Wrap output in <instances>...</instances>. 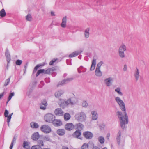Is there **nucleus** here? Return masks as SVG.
I'll use <instances>...</instances> for the list:
<instances>
[{
    "mask_svg": "<svg viewBox=\"0 0 149 149\" xmlns=\"http://www.w3.org/2000/svg\"><path fill=\"white\" fill-rule=\"evenodd\" d=\"M47 105V104L46 100H43L41 101V104L40 105V108L42 109L45 110Z\"/></svg>",
    "mask_w": 149,
    "mask_h": 149,
    "instance_id": "4468645a",
    "label": "nucleus"
},
{
    "mask_svg": "<svg viewBox=\"0 0 149 149\" xmlns=\"http://www.w3.org/2000/svg\"><path fill=\"white\" fill-rule=\"evenodd\" d=\"M65 128L67 130L70 131L74 129V125L72 123H68L65 125Z\"/></svg>",
    "mask_w": 149,
    "mask_h": 149,
    "instance_id": "f8f14e48",
    "label": "nucleus"
},
{
    "mask_svg": "<svg viewBox=\"0 0 149 149\" xmlns=\"http://www.w3.org/2000/svg\"><path fill=\"white\" fill-rule=\"evenodd\" d=\"M56 70V69L54 67L48 68L45 70L44 69H40L37 71L36 74V76L38 77L40 73H44L46 74H49V73Z\"/></svg>",
    "mask_w": 149,
    "mask_h": 149,
    "instance_id": "20e7f679",
    "label": "nucleus"
},
{
    "mask_svg": "<svg viewBox=\"0 0 149 149\" xmlns=\"http://www.w3.org/2000/svg\"><path fill=\"white\" fill-rule=\"evenodd\" d=\"M54 113L56 115L58 116H62L63 115V112L61 108L56 109Z\"/></svg>",
    "mask_w": 149,
    "mask_h": 149,
    "instance_id": "dca6fc26",
    "label": "nucleus"
},
{
    "mask_svg": "<svg viewBox=\"0 0 149 149\" xmlns=\"http://www.w3.org/2000/svg\"><path fill=\"white\" fill-rule=\"evenodd\" d=\"M115 100L119 106L125 103L119 97H116Z\"/></svg>",
    "mask_w": 149,
    "mask_h": 149,
    "instance_id": "bb28decb",
    "label": "nucleus"
},
{
    "mask_svg": "<svg viewBox=\"0 0 149 149\" xmlns=\"http://www.w3.org/2000/svg\"><path fill=\"white\" fill-rule=\"evenodd\" d=\"M13 114V113H12L11 114H10L8 116V118H7V123H9L10 122V120L12 118V114Z\"/></svg>",
    "mask_w": 149,
    "mask_h": 149,
    "instance_id": "49530a36",
    "label": "nucleus"
},
{
    "mask_svg": "<svg viewBox=\"0 0 149 149\" xmlns=\"http://www.w3.org/2000/svg\"><path fill=\"white\" fill-rule=\"evenodd\" d=\"M14 92H12L10 93L9 94V96L8 98V101H9L11 99L12 97L14 96Z\"/></svg>",
    "mask_w": 149,
    "mask_h": 149,
    "instance_id": "37998d69",
    "label": "nucleus"
},
{
    "mask_svg": "<svg viewBox=\"0 0 149 149\" xmlns=\"http://www.w3.org/2000/svg\"><path fill=\"white\" fill-rule=\"evenodd\" d=\"M95 73V75L98 77H101L102 76V72L100 70V69L96 68Z\"/></svg>",
    "mask_w": 149,
    "mask_h": 149,
    "instance_id": "c85d7f7f",
    "label": "nucleus"
},
{
    "mask_svg": "<svg viewBox=\"0 0 149 149\" xmlns=\"http://www.w3.org/2000/svg\"><path fill=\"white\" fill-rule=\"evenodd\" d=\"M16 141V138L15 137H14L13 139H12V142L11 143H13V144H14V142L15 141Z\"/></svg>",
    "mask_w": 149,
    "mask_h": 149,
    "instance_id": "13d9d810",
    "label": "nucleus"
},
{
    "mask_svg": "<svg viewBox=\"0 0 149 149\" xmlns=\"http://www.w3.org/2000/svg\"><path fill=\"white\" fill-rule=\"evenodd\" d=\"M93 149H100L98 147L95 146V147H94V146H93Z\"/></svg>",
    "mask_w": 149,
    "mask_h": 149,
    "instance_id": "e2e57ef3",
    "label": "nucleus"
},
{
    "mask_svg": "<svg viewBox=\"0 0 149 149\" xmlns=\"http://www.w3.org/2000/svg\"><path fill=\"white\" fill-rule=\"evenodd\" d=\"M23 147L26 149L30 148V146L29 145L28 143L26 141L24 142L23 145Z\"/></svg>",
    "mask_w": 149,
    "mask_h": 149,
    "instance_id": "72a5a7b5",
    "label": "nucleus"
},
{
    "mask_svg": "<svg viewBox=\"0 0 149 149\" xmlns=\"http://www.w3.org/2000/svg\"><path fill=\"white\" fill-rule=\"evenodd\" d=\"M83 135L85 138L88 139H91L93 137L92 133L89 131H87L84 132Z\"/></svg>",
    "mask_w": 149,
    "mask_h": 149,
    "instance_id": "6e6552de",
    "label": "nucleus"
},
{
    "mask_svg": "<svg viewBox=\"0 0 149 149\" xmlns=\"http://www.w3.org/2000/svg\"><path fill=\"white\" fill-rule=\"evenodd\" d=\"M67 74L66 73H64L63 74V77H66V76H67Z\"/></svg>",
    "mask_w": 149,
    "mask_h": 149,
    "instance_id": "774afa93",
    "label": "nucleus"
},
{
    "mask_svg": "<svg viewBox=\"0 0 149 149\" xmlns=\"http://www.w3.org/2000/svg\"><path fill=\"white\" fill-rule=\"evenodd\" d=\"M44 139L46 140V141H48L49 140L50 138L49 136H46L44 137Z\"/></svg>",
    "mask_w": 149,
    "mask_h": 149,
    "instance_id": "4d7b16f0",
    "label": "nucleus"
},
{
    "mask_svg": "<svg viewBox=\"0 0 149 149\" xmlns=\"http://www.w3.org/2000/svg\"><path fill=\"white\" fill-rule=\"evenodd\" d=\"M91 114L92 115V119L93 120H96L98 118V114L97 112L95 111H91Z\"/></svg>",
    "mask_w": 149,
    "mask_h": 149,
    "instance_id": "a211bd4d",
    "label": "nucleus"
},
{
    "mask_svg": "<svg viewBox=\"0 0 149 149\" xmlns=\"http://www.w3.org/2000/svg\"><path fill=\"white\" fill-rule=\"evenodd\" d=\"M134 76L136 81H137L139 78L140 75L139 69L137 68H136V70L134 74Z\"/></svg>",
    "mask_w": 149,
    "mask_h": 149,
    "instance_id": "393cba45",
    "label": "nucleus"
},
{
    "mask_svg": "<svg viewBox=\"0 0 149 149\" xmlns=\"http://www.w3.org/2000/svg\"><path fill=\"white\" fill-rule=\"evenodd\" d=\"M74 128L77 130L81 131L84 128V125L82 124L79 123L76 124L74 126Z\"/></svg>",
    "mask_w": 149,
    "mask_h": 149,
    "instance_id": "ddd939ff",
    "label": "nucleus"
},
{
    "mask_svg": "<svg viewBox=\"0 0 149 149\" xmlns=\"http://www.w3.org/2000/svg\"><path fill=\"white\" fill-rule=\"evenodd\" d=\"M73 79V78L72 77H71L70 78H67L66 79H65V81L66 82V84L68 83L71 81H72Z\"/></svg>",
    "mask_w": 149,
    "mask_h": 149,
    "instance_id": "79ce46f5",
    "label": "nucleus"
},
{
    "mask_svg": "<svg viewBox=\"0 0 149 149\" xmlns=\"http://www.w3.org/2000/svg\"><path fill=\"white\" fill-rule=\"evenodd\" d=\"M112 80L110 77L106 78L104 79V81L107 86H109L111 85V81Z\"/></svg>",
    "mask_w": 149,
    "mask_h": 149,
    "instance_id": "6ab92c4d",
    "label": "nucleus"
},
{
    "mask_svg": "<svg viewBox=\"0 0 149 149\" xmlns=\"http://www.w3.org/2000/svg\"><path fill=\"white\" fill-rule=\"evenodd\" d=\"M5 55L7 58V66H8V64L10 63V61L11 60L10 54L8 49H6V51L5 53Z\"/></svg>",
    "mask_w": 149,
    "mask_h": 149,
    "instance_id": "2eb2a0df",
    "label": "nucleus"
},
{
    "mask_svg": "<svg viewBox=\"0 0 149 149\" xmlns=\"http://www.w3.org/2000/svg\"><path fill=\"white\" fill-rule=\"evenodd\" d=\"M6 15V13L4 9H2L0 12V16L2 17H5Z\"/></svg>",
    "mask_w": 149,
    "mask_h": 149,
    "instance_id": "e433bc0d",
    "label": "nucleus"
},
{
    "mask_svg": "<svg viewBox=\"0 0 149 149\" xmlns=\"http://www.w3.org/2000/svg\"><path fill=\"white\" fill-rule=\"evenodd\" d=\"M88 105V104L86 101H84L82 103V106L83 107H86Z\"/></svg>",
    "mask_w": 149,
    "mask_h": 149,
    "instance_id": "3c124183",
    "label": "nucleus"
},
{
    "mask_svg": "<svg viewBox=\"0 0 149 149\" xmlns=\"http://www.w3.org/2000/svg\"><path fill=\"white\" fill-rule=\"evenodd\" d=\"M40 84H41L42 85V86H43L44 84V83L43 81H40Z\"/></svg>",
    "mask_w": 149,
    "mask_h": 149,
    "instance_id": "338daca9",
    "label": "nucleus"
},
{
    "mask_svg": "<svg viewBox=\"0 0 149 149\" xmlns=\"http://www.w3.org/2000/svg\"><path fill=\"white\" fill-rule=\"evenodd\" d=\"M31 149H42L41 147L38 145H35L32 146Z\"/></svg>",
    "mask_w": 149,
    "mask_h": 149,
    "instance_id": "ea45409f",
    "label": "nucleus"
},
{
    "mask_svg": "<svg viewBox=\"0 0 149 149\" xmlns=\"http://www.w3.org/2000/svg\"><path fill=\"white\" fill-rule=\"evenodd\" d=\"M127 65H124L123 68V70L124 71H126L127 70Z\"/></svg>",
    "mask_w": 149,
    "mask_h": 149,
    "instance_id": "6e6d98bb",
    "label": "nucleus"
},
{
    "mask_svg": "<svg viewBox=\"0 0 149 149\" xmlns=\"http://www.w3.org/2000/svg\"><path fill=\"white\" fill-rule=\"evenodd\" d=\"M72 99L73 98H72L71 99L70 98L66 101H63V102L60 104V106L61 107L64 108L65 107L67 106L68 104H74L75 103V102L72 101Z\"/></svg>",
    "mask_w": 149,
    "mask_h": 149,
    "instance_id": "0eeeda50",
    "label": "nucleus"
},
{
    "mask_svg": "<svg viewBox=\"0 0 149 149\" xmlns=\"http://www.w3.org/2000/svg\"><path fill=\"white\" fill-rule=\"evenodd\" d=\"M110 136V134H107V138L108 139H109Z\"/></svg>",
    "mask_w": 149,
    "mask_h": 149,
    "instance_id": "69168bd1",
    "label": "nucleus"
},
{
    "mask_svg": "<svg viewBox=\"0 0 149 149\" xmlns=\"http://www.w3.org/2000/svg\"><path fill=\"white\" fill-rule=\"evenodd\" d=\"M126 50V47L124 44H122L119 47L118 49V55L121 58H123L125 57L124 52Z\"/></svg>",
    "mask_w": 149,
    "mask_h": 149,
    "instance_id": "7ed1b4c3",
    "label": "nucleus"
},
{
    "mask_svg": "<svg viewBox=\"0 0 149 149\" xmlns=\"http://www.w3.org/2000/svg\"><path fill=\"white\" fill-rule=\"evenodd\" d=\"M64 120H69L70 118V115L68 113H65L64 116Z\"/></svg>",
    "mask_w": 149,
    "mask_h": 149,
    "instance_id": "473e14b6",
    "label": "nucleus"
},
{
    "mask_svg": "<svg viewBox=\"0 0 149 149\" xmlns=\"http://www.w3.org/2000/svg\"><path fill=\"white\" fill-rule=\"evenodd\" d=\"M9 112L8 111L6 110V109L5 110V112H4V116L6 117H7L8 118V114H9Z\"/></svg>",
    "mask_w": 149,
    "mask_h": 149,
    "instance_id": "8fccbe9b",
    "label": "nucleus"
},
{
    "mask_svg": "<svg viewBox=\"0 0 149 149\" xmlns=\"http://www.w3.org/2000/svg\"><path fill=\"white\" fill-rule=\"evenodd\" d=\"M45 80V82L47 83H49L50 81V79L49 78H46Z\"/></svg>",
    "mask_w": 149,
    "mask_h": 149,
    "instance_id": "864d4df0",
    "label": "nucleus"
},
{
    "mask_svg": "<svg viewBox=\"0 0 149 149\" xmlns=\"http://www.w3.org/2000/svg\"><path fill=\"white\" fill-rule=\"evenodd\" d=\"M22 63V61L20 60H17L16 61V64L18 65H20Z\"/></svg>",
    "mask_w": 149,
    "mask_h": 149,
    "instance_id": "09e8293b",
    "label": "nucleus"
},
{
    "mask_svg": "<svg viewBox=\"0 0 149 149\" xmlns=\"http://www.w3.org/2000/svg\"><path fill=\"white\" fill-rule=\"evenodd\" d=\"M31 127L32 128H37L39 127L38 124L36 122H32L30 123Z\"/></svg>",
    "mask_w": 149,
    "mask_h": 149,
    "instance_id": "cd10ccee",
    "label": "nucleus"
},
{
    "mask_svg": "<svg viewBox=\"0 0 149 149\" xmlns=\"http://www.w3.org/2000/svg\"><path fill=\"white\" fill-rule=\"evenodd\" d=\"M52 123L55 127H59L62 125V123L60 120L56 119L55 118L53 120Z\"/></svg>",
    "mask_w": 149,
    "mask_h": 149,
    "instance_id": "1a4fd4ad",
    "label": "nucleus"
},
{
    "mask_svg": "<svg viewBox=\"0 0 149 149\" xmlns=\"http://www.w3.org/2000/svg\"><path fill=\"white\" fill-rule=\"evenodd\" d=\"M81 134V131L76 130L72 134V136L77 138L80 139L79 137Z\"/></svg>",
    "mask_w": 149,
    "mask_h": 149,
    "instance_id": "412c9836",
    "label": "nucleus"
},
{
    "mask_svg": "<svg viewBox=\"0 0 149 149\" xmlns=\"http://www.w3.org/2000/svg\"><path fill=\"white\" fill-rule=\"evenodd\" d=\"M38 145H38V146H40V147H41V146H44V143L43 141L42 140H41L40 139L38 140L37 141Z\"/></svg>",
    "mask_w": 149,
    "mask_h": 149,
    "instance_id": "f704fd0d",
    "label": "nucleus"
},
{
    "mask_svg": "<svg viewBox=\"0 0 149 149\" xmlns=\"http://www.w3.org/2000/svg\"><path fill=\"white\" fill-rule=\"evenodd\" d=\"M94 146V144L92 142H89L88 143H84L81 147V149H89L90 147H92Z\"/></svg>",
    "mask_w": 149,
    "mask_h": 149,
    "instance_id": "9d476101",
    "label": "nucleus"
},
{
    "mask_svg": "<svg viewBox=\"0 0 149 149\" xmlns=\"http://www.w3.org/2000/svg\"><path fill=\"white\" fill-rule=\"evenodd\" d=\"M55 117L54 115L51 113H48L45 115L44 119L47 122L52 123Z\"/></svg>",
    "mask_w": 149,
    "mask_h": 149,
    "instance_id": "423d86ee",
    "label": "nucleus"
},
{
    "mask_svg": "<svg viewBox=\"0 0 149 149\" xmlns=\"http://www.w3.org/2000/svg\"><path fill=\"white\" fill-rule=\"evenodd\" d=\"M77 70L78 72L79 73H81V72H84L86 70V68H84L81 66L79 68H78Z\"/></svg>",
    "mask_w": 149,
    "mask_h": 149,
    "instance_id": "c756f323",
    "label": "nucleus"
},
{
    "mask_svg": "<svg viewBox=\"0 0 149 149\" xmlns=\"http://www.w3.org/2000/svg\"><path fill=\"white\" fill-rule=\"evenodd\" d=\"M115 91L118 93V94L120 96H122L123 94L120 91V88L119 87H117L115 89Z\"/></svg>",
    "mask_w": 149,
    "mask_h": 149,
    "instance_id": "2f4dec72",
    "label": "nucleus"
},
{
    "mask_svg": "<svg viewBox=\"0 0 149 149\" xmlns=\"http://www.w3.org/2000/svg\"><path fill=\"white\" fill-rule=\"evenodd\" d=\"M54 70L52 72L50 73V74H52V75L53 77L55 76L56 75V73L55 72H54Z\"/></svg>",
    "mask_w": 149,
    "mask_h": 149,
    "instance_id": "5fc2aeb1",
    "label": "nucleus"
},
{
    "mask_svg": "<svg viewBox=\"0 0 149 149\" xmlns=\"http://www.w3.org/2000/svg\"><path fill=\"white\" fill-rule=\"evenodd\" d=\"M98 140L100 143L102 144H103L104 142V139L103 136H100L98 138Z\"/></svg>",
    "mask_w": 149,
    "mask_h": 149,
    "instance_id": "c9c22d12",
    "label": "nucleus"
},
{
    "mask_svg": "<svg viewBox=\"0 0 149 149\" xmlns=\"http://www.w3.org/2000/svg\"><path fill=\"white\" fill-rule=\"evenodd\" d=\"M64 93V91L62 90H60L55 92V96L56 97H59Z\"/></svg>",
    "mask_w": 149,
    "mask_h": 149,
    "instance_id": "a878e982",
    "label": "nucleus"
},
{
    "mask_svg": "<svg viewBox=\"0 0 149 149\" xmlns=\"http://www.w3.org/2000/svg\"><path fill=\"white\" fill-rule=\"evenodd\" d=\"M40 137L39 134L38 132L34 133L31 136V139L34 141H37Z\"/></svg>",
    "mask_w": 149,
    "mask_h": 149,
    "instance_id": "f3484780",
    "label": "nucleus"
},
{
    "mask_svg": "<svg viewBox=\"0 0 149 149\" xmlns=\"http://www.w3.org/2000/svg\"><path fill=\"white\" fill-rule=\"evenodd\" d=\"M51 15L52 16H54L55 15L53 11H52L51 13Z\"/></svg>",
    "mask_w": 149,
    "mask_h": 149,
    "instance_id": "0e129e2a",
    "label": "nucleus"
},
{
    "mask_svg": "<svg viewBox=\"0 0 149 149\" xmlns=\"http://www.w3.org/2000/svg\"><path fill=\"white\" fill-rule=\"evenodd\" d=\"M89 29L87 28L84 32V35L85 38H88L89 36Z\"/></svg>",
    "mask_w": 149,
    "mask_h": 149,
    "instance_id": "7c9ffc66",
    "label": "nucleus"
},
{
    "mask_svg": "<svg viewBox=\"0 0 149 149\" xmlns=\"http://www.w3.org/2000/svg\"><path fill=\"white\" fill-rule=\"evenodd\" d=\"M40 130L42 132L45 134L49 133L52 131L50 127L47 125H42L40 127Z\"/></svg>",
    "mask_w": 149,
    "mask_h": 149,
    "instance_id": "39448f33",
    "label": "nucleus"
},
{
    "mask_svg": "<svg viewBox=\"0 0 149 149\" xmlns=\"http://www.w3.org/2000/svg\"><path fill=\"white\" fill-rule=\"evenodd\" d=\"M75 118L79 122H82L85 121L86 119V116L84 112L79 113L75 115Z\"/></svg>",
    "mask_w": 149,
    "mask_h": 149,
    "instance_id": "f03ea898",
    "label": "nucleus"
},
{
    "mask_svg": "<svg viewBox=\"0 0 149 149\" xmlns=\"http://www.w3.org/2000/svg\"><path fill=\"white\" fill-rule=\"evenodd\" d=\"M32 17L30 14H28L26 16V19L27 21H31L32 20Z\"/></svg>",
    "mask_w": 149,
    "mask_h": 149,
    "instance_id": "4c0bfd02",
    "label": "nucleus"
},
{
    "mask_svg": "<svg viewBox=\"0 0 149 149\" xmlns=\"http://www.w3.org/2000/svg\"><path fill=\"white\" fill-rule=\"evenodd\" d=\"M119 107L122 111L123 112L124 115H123L122 112L120 111H118L116 113V115L118 116L119 119L120 126L123 130L126 128L125 125L128 124V116L126 111L125 104L119 105Z\"/></svg>",
    "mask_w": 149,
    "mask_h": 149,
    "instance_id": "f257e3e1",
    "label": "nucleus"
},
{
    "mask_svg": "<svg viewBox=\"0 0 149 149\" xmlns=\"http://www.w3.org/2000/svg\"><path fill=\"white\" fill-rule=\"evenodd\" d=\"M44 65V64H43V65H42V64H38L37 65H36L35 67V68H34V69L35 70H38V68H39L40 67H41V66H43Z\"/></svg>",
    "mask_w": 149,
    "mask_h": 149,
    "instance_id": "de8ad7c7",
    "label": "nucleus"
},
{
    "mask_svg": "<svg viewBox=\"0 0 149 149\" xmlns=\"http://www.w3.org/2000/svg\"><path fill=\"white\" fill-rule=\"evenodd\" d=\"M67 17L65 16L63 17L62 20V22L61 24V27L64 28L66 26Z\"/></svg>",
    "mask_w": 149,
    "mask_h": 149,
    "instance_id": "5701e85b",
    "label": "nucleus"
},
{
    "mask_svg": "<svg viewBox=\"0 0 149 149\" xmlns=\"http://www.w3.org/2000/svg\"><path fill=\"white\" fill-rule=\"evenodd\" d=\"M10 77L8 78V79H7L5 81L4 84V86H6L7 85H8L9 84L10 82Z\"/></svg>",
    "mask_w": 149,
    "mask_h": 149,
    "instance_id": "a19ab883",
    "label": "nucleus"
},
{
    "mask_svg": "<svg viewBox=\"0 0 149 149\" xmlns=\"http://www.w3.org/2000/svg\"><path fill=\"white\" fill-rule=\"evenodd\" d=\"M4 95V93L3 92L0 94V99L3 97Z\"/></svg>",
    "mask_w": 149,
    "mask_h": 149,
    "instance_id": "052dcab7",
    "label": "nucleus"
},
{
    "mask_svg": "<svg viewBox=\"0 0 149 149\" xmlns=\"http://www.w3.org/2000/svg\"><path fill=\"white\" fill-rule=\"evenodd\" d=\"M65 84H66V83L65 81V80L64 79L63 80L59 82L57 85V86L58 87L60 85H63Z\"/></svg>",
    "mask_w": 149,
    "mask_h": 149,
    "instance_id": "58836bf2",
    "label": "nucleus"
},
{
    "mask_svg": "<svg viewBox=\"0 0 149 149\" xmlns=\"http://www.w3.org/2000/svg\"><path fill=\"white\" fill-rule=\"evenodd\" d=\"M13 114V113H12L11 114H10L8 116V118H7V123H9L10 122V120L12 118V114Z\"/></svg>",
    "mask_w": 149,
    "mask_h": 149,
    "instance_id": "a18cd8bd",
    "label": "nucleus"
},
{
    "mask_svg": "<svg viewBox=\"0 0 149 149\" xmlns=\"http://www.w3.org/2000/svg\"><path fill=\"white\" fill-rule=\"evenodd\" d=\"M65 133V130L64 129H59L57 130L56 133L59 136L63 135Z\"/></svg>",
    "mask_w": 149,
    "mask_h": 149,
    "instance_id": "4be33fe9",
    "label": "nucleus"
},
{
    "mask_svg": "<svg viewBox=\"0 0 149 149\" xmlns=\"http://www.w3.org/2000/svg\"><path fill=\"white\" fill-rule=\"evenodd\" d=\"M121 136V132L120 131H119L118 132L116 137L117 142L118 145H120V144Z\"/></svg>",
    "mask_w": 149,
    "mask_h": 149,
    "instance_id": "b1692460",
    "label": "nucleus"
},
{
    "mask_svg": "<svg viewBox=\"0 0 149 149\" xmlns=\"http://www.w3.org/2000/svg\"><path fill=\"white\" fill-rule=\"evenodd\" d=\"M83 50L81 49L79 51H76L73 52L69 55V58H72L75 57L81 53L83 52Z\"/></svg>",
    "mask_w": 149,
    "mask_h": 149,
    "instance_id": "9b49d317",
    "label": "nucleus"
},
{
    "mask_svg": "<svg viewBox=\"0 0 149 149\" xmlns=\"http://www.w3.org/2000/svg\"><path fill=\"white\" fill-rule=\"evenodd\" d=\"M103 63L102 61H101L100 62L98 63L97 64L96 68L100 69L101 66L103 64Z\"/></svg>",
    "mask_w": 149,
    "mask_h": 149,
    "instance_id": "c03bdc74",
    "label": "nucleus"
},
{
    "mask_svg": "<svg viewBox=\"0 0 149 149\" xmlns=\"http://www.w3.org/2000/svg\"><path fill=\"white\" fill-rule=\"evenodd\" d=\"M56 61V59H54L52 60V61H50V62H49V65H53L55 61Z\"/></svg>",
    "mask_w": 149,
    "mask_h": 149,
    "instance_id": "603ef678",
    "label": "nucleus"
},
{
    "mask_svg": "<svg viewBox=\"0 0 149 149\" xmlns=\"http://www.w3.org/2000/svg\"><path fill=\"white\" fill-rule=\"evenodd\" d=\"M96 59L94 58L92 62V64L90 67V70L91 71H92L94 70L95 68V65L96 64Z\"/></svg>",
    "mask_w": 149,
    "mask_h": 149,
    "instance_id": "aec40b11",
    "label": "nucleus"
},
{
    "mask_svg": "<svg viewBox=\"0 0 149 149\" xmlns=\"http://www.w3.org/2000/svg\"><path fill=\"white\" fill-rule=\"evenodd\" d=\"M14 144L13 143H11L10 144V149H12L13 147V146Z\"/></svg>",
    "mask_w": 149,
    "mask_h": 149,
    "instance_id": "bf43d9fd",
    "label": "nucleus"
},
{
    "mask_svg": "<svg viewBox=\"0 0 149 149\" xmlns=\"http://www.w3.org/2000/svg\"><path fill=\"white\" fill-rule=\"evenodd\" d=\"M62 149H69L68 147L63 146L62 147Z\"/></svg>",
    "mask_w": 149,
    "mask_h": 149,
    "instance_id": "680f3d73",
    "label": "nucleus"
}]
</instances>
